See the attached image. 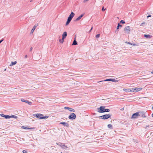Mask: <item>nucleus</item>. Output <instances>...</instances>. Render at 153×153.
<instances>
[{
  "mask_svg": "<svg viewBox=\"0 0 153 153\" xmlns=\"http://www.w3.org/2000/svg\"><path fill=\"white\" fill-rule=\"evenodd\" d=\"M33 116L40 119H47L49 117L48 116H43V115L40 114H33Z\"/></svg>",
  "mask_w": 153,
  "mask_h": 153,
  "instance_id": "obj_1",
  "label": "nucleus"
},
{
  "mask_svg": "<svg viewBox=\"0 0 153 153\" xmlns=\"http://www.w3.org/2000/svg\"><path fill=\"white\" fill-rule=\"evenodd\" d=\"M111 117V115L110 114H106L105 115H102L101 116H100V117L101 118L103 119H107L108 118H110Z\"/></svg>",
  "mask_w": 153,
  "mask_h": 153,
  "instance_id": "obj_2",
  "label": "nucleus"
},
{
  "mask_svg": "<svg viewBox=\"0 0 153 153\" xmlns=\"http://www.w3.org/2000/svg\"><path fill=\"white\" fill-rule=\"evenodd\" d=\"M131 29L129 26H128L126 27L124 29V31L125 33L129 34L130 31Z\"/></svg>",
  "mask_w": 153,
  "mask_h": 153,
  "instance_id": "obj_3",
  "label": "nucleus"
},
{
  "mask_svg": "<svg viewBox=\"0 0 153 153\" xmlns=\"http://www.w3.org/2000/svg\"><path fill=\"white\" fill-rule=\"evenodd\" d=\"M76 117V115L74 113H72L69 116L68 118L70 119L74 120L75 119Z\"/></svg>",
  "mask_w": 153,
  "mask_h": 153,
  "instance_id": "obj_4",
  "label": "nucleus"
},
{
  "mask_svg": "<svg viewBox=\"0 0 153 153\" xmlns=\"http://www.w3.org/2000/svg\"><path fill=\"white\" fill-rule=\"evenodd\" d=\"M105 108L104 106H101L98 108V111L99 113H103L104 112Z\"/></svg>",
  "mask_w": 153,
  "mask_h": 153,
  "instance_id": "obj_5",
  "label": "nucleus"
},
{
  "mask_svg": "<svg viewBox=\"0 0 153 153\" xmlns=\"http://www.w3.org/2000/svg\"><path fill=\"white\" fill-rule=\"evenodd\" d=\"M139 116L140 115L139 113L138 112H137L134 114L132 115L131 117V118L132 119L136 118Z\"/></svg>",
  "mask_w": 153,
  "mask_h": 153,
  "instance_id": "obj_6",
  "label": "nucleus"
},
{
  "mask_svg": "<svg viewBox=\"0 0 153 153\" xmlns=\"http://www.w3.org/2000/svg\"><path fill=\"white\" fill-rule=\"evenodd\" d=\"M21 100L22 102H25L27 103L29 105H31L32 103L31 102H29L28 100H25L24 99H21Z\"/></svg>",
  "mask_w": 153,
  "mask_h": 153,
  "instance_id": "obj_7",
  "label": "nucleus"
},
{
  "mask_svg": "<svg viewBox=\"0 0 153 153\" xmlns=\"http://www.w3.org/2000/svg\"><path fill=\"white\" fill-rule=\"evenodd\" d=\"M64 108L67 109L68 110L70 111L71 112H74L75 111L73 109L70 108L66 107H64Z\"/></svg>",
  "mask_w": 153,
  "mask_h": 153,
  "instance_id": "obj_8",
  "label": "nucleus"
},
{
  "mask_svg": "<svg viewBox=\"0 0 153 153\" xmlns=\"http://www.w3.org/2000/svg\"><path fill=\"white\" fill-rule=\"evenodd\" d=\"M38 24H36L34 25V26H33V29H32V30L31 31V33H33V32L34 31L35 29L36 28V27L38 26Z\"/></svg>",
  "mask_w": 153,
  "mask_h": 153,
  "instance_id": "obj_9",
  "label": "nucleus"
},
{
  "mask_svg": "<svg viewBox=\"0 0 153 153\" xmlns=\"http://www.w3.org/2000/svg\"><path fill=\"white\" fill-rule=\"evenodd\" d=\"M60 123L63 125L64 126H66L67 127H68L69 126V124L65 122H61Z\"/></svg>",
  "mask_w": 153,
  "mask_h": 153,
  "instance_id": "obj_10",
  "label": "nucleus"
},
{
  "mask_svg": "<svg viewBox=\"0 0 153 153\" xmlns=\"http://www.w3.org/2000/svg\"><path fill=\"white\" fill-rule=\"evenodd\" d=\"M67 36V32H64L62 34V38L63 39H65Z\"/></svg>",
  "mask_w": 153,
  "mask_h": 153,
  "instance_id": "obj_11",
  "label": "nucleus"
},
{
  "mask_svg": "<svg viewBox=\"0 0 153 153\" xmlns=\"http://www.w3.org/2000/svg\"><path fill=\"white\" fill-rule=\"evenodd\" d=\"M142 89V88H135V92H137L141 90Z\"/></svg>",
  "mask_w": 153,
  "mask_h": 153,
  "instance_id": "obj_12",
  "label": "nucleus"
},
{
  "mask_svg": "<svg viewBox=\"0 0 153 153\" xmlns=\"http://www.w3.org/2000/svg\"><path fill=\"white\" fill-rule=\"evenodd\" d=\"M126 43L127 44H130L131 45H132L133 46H138V44H132L130 42H126Z\"/></svg>",
  "mask_w": 153,
  "mask_h": 153,
  "instance_id": "obj_13",
  "label": "nucleus"
},
{
  "mask_svg": "<svg viewBox=\"0 0 153 153\" xmlns=\"http://www.w3.org/2000/svg\"><path fill=\"white\" fill-rule=\"evenodd\" d=\"M75 14L74 13L72 12H71V14L69 15V17L71 18L72 19L73 17L74 16Z\"/></svg>",
  "mask_w": 153,
  "mask_h": 153,
  "instance_id": "obj_14",
  "label": "nucleus"
},
{
  "mask_svg": "<svg viewBox=\"0 0 153 153\" xmlns=\"http://www.w3.org/2000/svg\"><path fill=\"white\" fill-rule=\"evenodd\" d=\"M83 14H81L80 16L78 17L76 19V21H78L80 20L81 18L83 16Z\"/></svg>",
  "mask_w": 153,
  "mask_h": 153,
  "instance_id": "obj_15",
  "label": "nucleus"
},
{
  "mask_svg": "<svg viewBox=\"0 0 153 153\" xmlns=\"http://www.w3.org/2000/svg\"><path fill=\"white\" fill-rule=\"evenodd\" d=\"M17 63L16 61L12 62L10 65V66H12L13 65H16Z\"/></svg>",
  "mask_w": 153,
  "mask_h": 153,
  "instance_id": "obj_16",
  "label": "nucleus"
},
{
  "mask_svg": "<svg viewBox=\"0 0 153 153\" xmlns=\"http://www.w3.org/2000/svg\"><path fill=\"white\" fill-rule=\"evenodd\" d=\"M123 91L126 92H130V89L129 88L123 89Z\"/></svg>",
  "mask_w": 153,
  "mask_h": 153,
  "instance_id": "obj_17",
  "label": "nucleus"
},
{
  "mask_svg": "<svg viewBox=\"0 0 153 153\" xmlns=\"http://www.w3.org/2000/svg\"><path fill=\"white\" fill-rule=\"evenodd\" d=\"M22 128H23L24 129H34V128H27V127H26L25 126H23L22 127Z\"/></svg>",
  "mask_w": 153,
  "mask_h": 153,
  "instance_id": "obj_18",
  "label": "nucleus"
},
{
  "mask_svg": "<svg viewBox=\"0 0 153 153\" xmlns=\"http://www.w3.org/2000/svg\"><path fill=\"white\" fill-rule=\"evenodd\" d=\"M115 80L114 79H106L105 80V81H112V82H115Z\"/></svg>",
  "mask_w": 153,
  "mask_h": 153,
  "instance_id": "obj_19",
  "label": "nucleus"
},
{
  "mask_svg": "<svg viewBox=\"0 0 153 153\" xmlns=\"http://www.w3.org/2000/svg\"><path fill=\"white\" fill-rule=\"evenodd\" d=\"M130 92H135V88H132L131 89H130Z\"/></svg>",
  "mask_w": 153,
  "mask_h": 153,
  "instance_id": "obj_20",
  "label": "nucleus"
},
{
  "mask_svg": "<svg viewBox=\"0 0 153 153\" xmlns=\"http://www.w3.org/2000/svg\"><path fill=\"white\" fill-rule=\"evenodd\" d=\"M108 127L109 128L112 129V126L111 124H108Z\"/></svg>",
  "mask_w": 153,
  "mask_h": 153,
  "instance_id": "obj_21",
  "label": "nucleus"
},
{
  "mask_svg": "<svg viewBox=\"0 0 153 153\" xmlns=\"http://www.w3.org/2000/svg\"><path fill=\"white\" fill-rule=\"evenodd\" d=\"M109 111H110V110L109 109H104V111L103 112H108Z\"/></svg>",
  "mask_w": 153,
  "mask_h": 153,
  "instance_id": "obj_22",
  "label": "nucleus"
},
{
  "mask_svg": "<svg viewBox=\"0 0 153 153\" xmlns=\"http://www.w3.org/2000/svg\"><path fill=\"white\" fill-rule=\"evenodd\" d=\"M5 118L6 119H9L11 118V116H10L9 115H5Z\"/></svg>",
  "mask_w": 153,
  "mask_h": 153,
  "instance_id": "obj_23",
  "label": "nucleus"
},
{
  "mask_svg": "<svg viewBox=\"0 0 153 153\" xmlns=\"http://www.w3.org/2000/svg\"><path fill=\"white\" fill-rule=\"evenodd\" d=\"M73 45H77V43L75 40H74L73 42Z\"/></svg>",
  "mask_w": 153,
  "mask_h": 153,
  "instance_id": "obj_24",
  "label": "nucleus"
},
{
  "mask_svg": "<svg viewBox=\"0 0 153 153\" xmlns=\"http://www.w3.org/2000/svg\"><path fill=\"white\" fill-rule=\"evenodd\" d=\"M119 27H122V25H120L119 23H118V26H117V29H118Z\"/></svg>",
  "mask_w": 153,
  "mask_h": 153,
  "instance_id": "obj_25",
  "label": "nucleus"
},
{
  "mask_svg": "<svg viewBox=\"0 0 153 153\" xmlns=\"http://www.w3.org/2000/svg\"><path fill=\"white\" fill-rule=\"evenodd\" d=\"M100 34H97L96 36V38H99L100 36Z\"/></svg>",
  "mask_w": 153,
  "mask_h": 153,
  "instance_id": "obj_26",
  "label": "nucleus"
},
{
  "mask_svg": "<svg viewBox=\"0 0 153 153\" xmlns=\"http://www.w3.org/2000/svg\"><path fill=\"white\" fill-rule=\"evenodd\" d=\"M64 39H63V38H62V39L61 40H60L59 41L62 43H63V42H64Z\"/></svg>",
  "mask_w": 153,
  "mask_h": 153,
  "instance_id": "obj_27",
  "label": "nucleus"
},
{
  "mask_svg": "<svg viewBox=\"0 0 153 153\" xmlns=\"http://www.w3.org/2000/svg\"><path fill=\"white\" fill-rule=\"evenodd\" d=\"M0 115L2 117H4L5 118V115H4V114H0Z\"/></svg>",
  "mask_w": 153,
  "mask_h": 153,
  "instance_id": "obj_28",
  "label": "nucleus"
},
{
  "mask_svg": "<svg viewBox=\"0 0 153 153\" xmlns=\"http://www.w3.org/2000/svg\"><path fill=\"white\" fill-rule=\"evenodd\" d=\"M144 36L145 37H146V38H147L148 37H149L150 35H146V34H144Z\"/></svg>",
  "mask_w": 153,
  "mask_h": 153,
  "instance_id": "obj_29",
  "label": "nucleus"
},
{
  "mask_svg": "<svg viewBox=\"0 0 153 153\" xmlns=\"http://www.w3.org/2000/svg\"><path fill=\"white\" fill-rule=\"evenodd\" d=\"M120 22L122 23V24H124L125 23V22L123 20H122L120 21Z\"/></svg>",
  "mask_w": 153,
  "mask_h": 153,
  "instance_id": "obj_30",
  "label": "nucleus"
},
{
  "mask_svg": "<svg viewBox=\"0 0 153 153\" xmlns=\"http://www.w3.org/2000/svg\"><path fill=\"white\" fill-rule=\"evenodd\" d=\"M11 116V117H14V118H16L17 117L15 116V115H12V116Z\"/></svg>",
  "mask_w": 153,
  "mask_h": 153,
  "instance_id": "obj_31",
  "label": "nucleus"
},
{
  "mask_svg": "<svg viewBox=\"0 0 153 153\" xmlns=\"http://www.w3.org/2000/svg\"><path fill=\"white\" fill-rule=\"evenodd\" d=\"M22 152L23 153H27V151L25 150H24Z\"/></svg>",
  "mask_w": 153,
  "mask_h": 153,
  "instance_id": "obj_32",
  "label": "nucleus"
},
{
  "mask_svg": "<svg viewBox=\"0 0 153 153\" xmlns=\"http://www.w3.org/2000/svg\"><path fill=\"white\" fill-rule=\"evenodd\" d=\"M68 19L71 21V19H72L71 18H70L68 17Z\"/></svg>",
  "mask_w": 153,
  "mask_h": 153,
  "instance_id": "obj_33",
  "label": "nucleus"
},
{
  "mask_svg": "<svg viewBox=\"0 0 153 153\" xmlns=\"http://www.w3.org/2000/svg\"><path fill=\"white\" fill-rule=\"evenodd\" d=\"M69 22H66V25H68L69 24Z\"/></svg>",
  "mask_w": 153,
  "mask_h": 153,
  "instance_id": "obj_34",
  "label": "nucleus"
},
{
  "mask_svg": "<svg viewBox=\"0 0 153 153\" xmlns=\"http://www.w3.org/2000/svg\"><path fill=\"white\" fill-rule=\"evenodd\" d=\"M118 31H119V30H118V29H117V30H116V31H115V32H116H116H117V33H118Z\"/></svg>",
  "mask_w": 153,
  "mask_h": 153,
  "instance_id": "obj_35",
  "label": "nucleus"
},
{
  "mask_svg": "<svg viewBox=\"0 0 153 153\" xmlns=\"http://www.w3.org/2000/svg\"><path fill=\"white\" fill-rule=\"evenodd\" d=\"M88 0H84V2H86L87 1H88Z\"/></svg>",
  "mask_w": 153,
  "mask_h": 153,
  "instance_id": "obj_36",
  "label": "nucleus"
},
{
  "mask_svg": "<svg viewBox=\"0 0 153 153\" xmlns=\"http://www.w3.org/2000/svg\"><path fill=\"white\" fill-rule=\"evenodd\" d=\"M102 10V11H104L105 10V9H104V7H103Z\"/></svg>",
  "mask_w": 153,
  "mask_h": 153,
  "instance_id": "obj_37",
  "label": "nucleus"
},
{
  "mask_svg": "<svg viewBox=\"0 0 153 153\" xmlns=\"http://www.w3.org/2000/svg\"><path fill=\"white\" fill-rule=\"evenodd\" d=\"M93 29V27H92L91 30H90L89 31V32H91V30H92Z\"/></svg>",
  "mask_w": 153,
  "mask_h": 153,
  "instance_id": "obj_38",
  "label": "nucleus"
},
{
  "mask_svg": "<svg viewBox=\"0 0 153 153\" xmlns=\"http://www.w3.org/2000/svg\"><path fill=\"white\" fill-rule=\"evenodd\" d=\"M33 49V48L32 47L30 49V51H31Z\"/></svg>",
  "mask_w": 153,
  "mask_h": 153,
  "instance_id": "obj_39",
  "label": "nucleus"
},
{
  "mask_svg": "<svg viewBox=\"0 0 153 153\" xmlns=\"http://www.w3.org/2000/svg\"><path fill=\"white\" fill-rule=\"evenodd\" d=\"M71 21V20L68 19L67 22H69L70 23V22Z\"/></svg>",
  "mask_w": 153,
  "mask_h": 153,
  "instance_id": "obj_40",
  "label": "nucleus"
},
{
  "mask_svg": "<svg viewBox=\"0 0 153 153\" xmlns=\"http://www.w3.org/2000/svg\"><path fill=\"white\" fill-rule=\"evenodd\" d=\"M27 55H25V58H27Z\"/></svg>",
  "mask_w": 153,
  "mask_h": 153,
  "instance_id": "obj_41",
  "label": "nucleus"
},
{
  "mask_svg": "<svg viewBox=\"0 0 153 153\" xmlns=\"http://www.w3.org/2000/svg\"><path fill=\"white\" fill-rule=\"evenodd\" d=\"M151 17V15H149V16H147V18H148V17Z\"/></svg>",
  "mask_w": 153,
  "mask_h": 153,
  "instance_id": "obj_42",
  "label": "nucleus"
},
{
  "mask_svg": "<svg viewBox=\"0 0 153 153\" xmlns=\"http://www.w3.org/2000/svg\"><path fill=\"white\" fill-rule=\"evenodd\" d=\"M3 41V40H1L0 41V44Z\"/></svg>",
  "mask_w": 153,
  "mask_h": 153,
  "instance_id": "obj_43",
  "label": "nucleus"
},
{
  "mask_svg": "<svg viewBox=\"0 0 153 153\" xmlns=\"http://www.w3.org/2000/svg\"><path fill=\"white\" fill-rule=\"evenodd\" d=\"M145 24V23H142L141 24V25H143V24Z\"/></svg>",
  "mask_w": 153,
  "mask_h": 153,
  "instance_id": "obj_44",
  "label": "nucleus"
},
{
  "mask_svg": "<svg viewBox=\"0 0 153 153\" xmlns=\"http://www.w3.org/2000/svg\"><path fill=\"white\" fill-rule=\"evenodd\" d=\"M142 117H145V116H144V115H142Z\"/></svg>",
  "mask_w": 153,
  "mask_h": 153,
  "instance_id": "obj_45",
  "label": "nucleus"
},
{
  "mask_svg": "<svg viewBox=\"0 0 153 153\" xmlns=\"http://www.w3.org/2000/svg\"><path fill=\"white\" fill-rule=\"evenodd\" d=\"M152 116L153 117V113L152 114Z\"/></svg>",
  "mask_w": 153,
  "mask_h": 153,
  "instance_id": "obj_46",
  "label": "nucleus"
},
{
  "mask_svg": "<svg viewBox=\"0 0 153 153\" xmlns=\"http://www.w3.org/2000/svg\"><path fill=\"white\" fill-rule=\"evenodd\" d=\"M102 81H99V82H102Z\"/></svg>",
  "mask_w": 153,
  "mask_h": 153,
  "instance_id": "obj_47",
  "label": "nucleus"
},
{
  "mask_svg": "<svg viewBox=\"0 0 153 153\" xmlns=\"http://www.w3.org/2000/svg\"><path fill=\"white\" fill-rule=\"evenodd\" d=\"M152 73L153 74V72H152Z\"/></svg>",
  "mask_w": 153,
  "mask_h": 153,
  "instance_id": "obj_48",
  "label": "nucleus"
},
{
  "mask_svg": "<svg viewBox=\"0 0 153 153\" xmlns=\"http://www.w3.org/2000/svg\"><path fill=\"white\" fill-rule=\"evenodd\" d=\"M152 109H153V107H152Z\"/></svg>",
  "mask_w": 153,
  "mask_h": 153,
  "instance_id": "obj_49",
  "label": "nucleus"
}]
</instances>
